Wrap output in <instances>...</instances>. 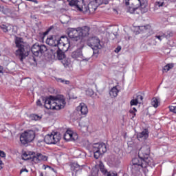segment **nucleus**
<instances>
[{"label":"nucleus","mask_w":176,"mask_h":176,"mask_svg":"<svg viewBox=\"0 0 176 176\" xmlns=\"http://www.w3.org/2000/svg\"><path fill=\"white\" fill-rule=\"evenodd\" d=\"M148 146H143L139 151L138 157L132 160L131 173L133 176H142V171L148 166H155L153 159L149 156Z\"/></svg>","instance_id":"nucleus-1"},{"label":"nucleus","mask_w":176,"mask_h":176,"mask_svg":"<svg viewBox=\"0 0 176 176\" xmlns=\"http://www.w3.org/2000/svg\"><path fill=\"white\" fill-rule=\"evenodd\" d=\"M70 6H75L80 12L83 13H94L97 10V8L100 6L101 2H98L97 0L91 1L87 6L85 4L83 1H75V0H67Z\"/></svg>","instance_id":"nucleus-2"},{"label":"nucleus","mask_w":176,"mask_h":176,"mask_svg":"<svg viewBox=\"0 0 176 176\" xmlns=\"http://www.w3.org/2000/svg\"><path fill=\"white\" fill-rule=\"evenodd\" d=\"M45 108L47 109H63L67 102H65V98L63 95H58L56 96H52L45 98L44 101Z\"/></svg>","instance_id":"nucleus-3"},{"label":"nucleus","mask_w":176,"mask_h":176,"mask_svg":"<svg viewBox=\"0 0 176 176\" xmlns=\"http://www.w3.org/2000/svg\"><path fill=\"white\" fill-rule=\"evenodd\" d=\"M86 148L89 152H93L95 159H99L107 152V144L105 143L91 144L87 142Z\"/></svg>","instance_id":"nucleus-4"},{"label":"nucleus","mask_w":176,"mask_h":176,"mask_svg":"<svg viewBox=\"0 0 176 176\" xmlns=\"http://www.w3.org/2000/svg\"><path fill=\"white\" fill-rule=\"evenodd\" d=\"M15 44L16 47H17L15 52L16 56L19 57L20 61L23 63V60L28 56V52L25 51V43L23 40V38L16 36Z\"/></svg>","instance_id":"nucleus-5"},{"label":"nucleus","mask_w":176,"mask_h":176,"mask_svg":"<svg viewBox=\"0 0 176 176\" xmlns=\"http://www.w3.org/2000/svg\"><path fill=\"white\" fill-rule=\"evenodd\" d=\"M132 4L133 11H131L130 13H133L136 9L141 10L142 13H146L148 12V2L144 1L142 2L141 0H125V4L126 6Z\"/></svg>","instance_id":"nucleus-6"},{"label":"nucleus","mask_w":176,"mask_h":176,"mask_svg":"<svg viewBox=\"0 0 176 176\" xmlns=\"http://www.w3.org/2000/svg\"><path fill=\"white\" fill-rule=\"evenodd\" d=\"M60 140H61V135L58 132H52L46 135L44 138L45 143L48 145H56V144L60 142Z\"/></svg>","instance_id":"nucleus-7"},{"label":"nucleus","mask_w":176,"mask_h":176,"mask_svg":"<svg viewBox=\"0 0 176 176\" xmlns=\"http://www.w3.org/2000/svg\"><path fill=\"white\" fill-rule=\"evenodd\" d=\"M35 138V132L34 131H26L21 135L20 141L21 144L25 145L28 142H32Z\"/></svg>","instance_id":"nucleus-8"},{"label":"nucleus","mask_w":176,"mask_h":176,"mask_svg":"<svg viewBox=\"0 0 176 176\" xmlns=\"http://www.w3.org/2000/svg\"><path fill=\"white\" fill-rule=\"evenodd\" d=\"M71 56L76 61H89L90 60V58H86L83 55V45L72 52Z\"/></svg>","instance_id":"nucleus-9"},{"label":"nucleus","mask_w":176,"mask_h":176,"mask_svg":"<svg viewBox=\"0 0 176 176\" xmlns=\"http://www.w3.org/2000/svg\"><path fill=\"white\" fill-rule=\"evenodd\" d=\"M32 53L36 57L42 56L45 52H47V47L45 45H39L38 43H35L32 46L31 48Z\"/></svg>","instance_id":"nucleus-10"},{"label":"nucleus","mask_w":176,"mask_h":176,"mask_svg":"<svg viewBox=\"0 0 176 176\" xmlns=\"http://www.w3.org/2000/svg\"><path fill=\"white\" fill-rule=\"evenodd\" d=\"M68 49H69V41H68V38L65 36H62L59 41V44L56 47V50L68 52Z\"/></svg>","instance_id":"nucleus-11"},{"label":"nucleus","mask_w":176,"mask_h":176,"mask_svg":"<svg viewBox=\"0 0 176 176\" xmlns=\"http://www.w3.org/2000/svg\"><path fill=\"white\" fill-rule=\"evenodd\" d=\"M60 39L61 37L57 35L49 36L46 39V43L50 46H52V47H54L55 50H56L57 46L60 44Z\"/></svg>","instance_id":"nucleus-12"},{"label":"nucleus","mask_w":176,"mask_h":176,"mask_svg":"<svg viewBox=\"0 0 176 176\" xmlns=\"http://www.w3.org/2000/svg\"><path fill=\"white\" fill-rule=\"evenodd\" d=\"M88 46H90L94 50L97 49H102V45L100 43V39L98 37H91L89 39Z\"/></svg>","instance_id":"nucleus-13"},{"label":"nucleus","mask_w":176,"mask_h":176,"mask_svg":"<svg viewBox=\"0 0 176 176\" xmlns=\"http://www.w3.org/2000/svg\"><path fill=\"white\" fill-rule=\"evenodd\" d=\"M78 137V133L72 131L71 129H67L63 135V138L65 141H76Z\"/></svg>","instance_id":"nucleus-14"},{"label":"nucleus","mask_w":176,"mask_h":176,"mask_svg":"<svg viewBox=\"0 0 176 176\" xmlns=\"http://www.w3.org/2000/svg\"><path fill=\"white\" fill-rule=\"evenodd\" d=\"M77 31L78 32L79 41H82V38H85V36H87V35H89L90 28L87 26L78 28Z\"/></svg>","instance_id":"nucleus-15"},{"label":"nucleus","mask_w":176,"mask_h":176,"mask_svg":"<svg viewBox=\"0 0 176 176\" xmlns=\"http://www.w3.org/2000/svg\"><path fill=\"white\" fill-rule=\"evenodd\" d=\"M68 36L72 41H79V34L78 32V29L70 28L68 30Z\"/></svg>","instance_id":"nucleus-16"},{"label":"nucleus","mask_w":176,"mask_h":176,"mask_svg":"<svg viewBox=\"0 0 176 176\" xmlns=\"http://www.w3.org/2000/svg\"><path fill=\"white\" fill-rule=\"evenodd\" d=\"M149 137V131L148 129H144L142 132H140L137 135L138 141H145Z\"/></svg>","instance_id":"nucleus-17"},{"label":"nucleus","mask_w":176,"mask_h":176,"mask_svg":"<svg viewBox=\"0 0 176 176\" xmlns=\"http://www.w3.org/2000/svg\"><path fill=\"white\" fill-rule=\"evenodd\" d=\"M46 160H47V157L41 153H37L36 155L33 156V162H34V163H39V162L43 161L46 162Z\"/></svg>","instance_id":"nucleus-18"},{"label":"nucleus","mask_w":176,"mask_h":176,"mask_svg":"<svg viewBox=\"0 0 176 176\" xmlns=\"http://www.w3.org/2000/svg\"><path fill=\"white\" fill-rule=\"evenodd\" d=\"M78 112H80L81 115H87L89 112V109L85 103H80L79 106L77 107Z\"/></svg>","instance_id":"nucleus-19"},{"label":"nucleus","mask_w":176,"mask_h":176,"mask_svg":"<svg viewBox=\"0 0 176 176\" xmlns=\"http://www.w3.org/2000/svg\"><path fill=\"white\" fill-rule=\"evenodd\" d=\"M142 100H144V98L141 95H138L136 98V99H133L131 100V106L133 107L134 105H138V104H141L142 102Z\"/></svg>","instance_id":"nucleus-20"},{"label":"nucleus","mask_w":176,"mask_h":176,"mask_svg":"<svg viewBox=\"0 0 176 176\" xmlns=\"http://www.w3.org/2000/svg\"><path fill=\"white\" fill-rule=\"evenodd\" d=\"M119 94V86H115L112 87L109 91V95L112 98L115 97H118V94Z\"/></svg>","instance_id":"nucleus-21"},{"label":"nucleus","mask_w":176,"mask_h":176,"mask_svg":"<svg viewBox=\"0 0 176 176\" xmlns=\"http://www.w3.org/2000/svg\"><path fill=\"white\" fill-rule=\"evenodd\" d=\"M82 168H83V165H79L76 162L72 163L71 165V170L72 171H74V173H78V171H80Z\"/></svg>","instance_id":"nucleus-22"},{"label":"nucleus","mask_w":176,"mask_h":176,"mask_svg":"<svg viewBox=\"0 0 176 176\" xmlns=\"http://www.w3.org/2000/svg\"><path fill=\"white\" fill-rule=\"evenodd\" d=\"M0 12L6 16L12 14V10L3 6H0Z\"/></svg>","instance_id":"nucleus-23"},{"label":"nucleus","mask_w":176,"mask_h":176,"mask_svg":"<svg viewBox=\"0 0 176 176\" xmlns=\"http://www.w3.org/2000/svg\"><path fill=\"white\" fill-rule=\"evenodd\" d=\"M100 171L105 175V176H118V175L110 173L107 170V169L104 168V166L102 165H100Z\"/></svg>","instance_id":"nucleus-24"},{"label":"nucleus","mask_w":176,"mask_h":176,"mask_svg":"<svg viewBox=\"0 0 176 176\" xmlns=\"http://www.w3.org/2000/svg\"><path fill=\"white\" fill-rule=\"evenodd\" d=\"M151 104L154 108H157V107H159L160 104V100L157 98H153L151 99Z\"/></svg>","instance_id":"nucleus-25"},{"label":"nucleus","mask_w":176,"mask_h":176,"mask_svg":"<svg viewBox=\"0 0 176 176\" xmlns=\"http://www.w3.org/2000/svg\"><path fill=\"white\" fill-rule=\"evenodd\" d=\"M165 37H166V33H164L163 32H160L157 33L156 35L155 36V38L156 39H158L160 42H162V41H163V39H164Z\"/></svg>","instance_id":"nucleus-26"},{"label":"nucleus","mask_w":176,"mask_h":176,"mask_svg":"<svg viewBox=\"0 0 176 176\" xmlns=\"http://www.w3.org/2000/svg\"><path fill=\"white\" fill-rule=\"evenodd\" d=\"M56 50L58 60H63L64 58H65V54H64V52L60 50Z\"/></svg>","instance_id":"nucleus-27"},{"label":"nucleus","mask_w":176,"mask_h":176,"mask_svg":"<svg viewBox=\"0 0 176 176\" xmlns=\"http://www.w3.org/2000/svg\"><path fill=\"white\" fill-rule=\"evenodd\" d=\"M70 20H71V18L67 15H63L60 17V21L62 24H68Z\"/></svg>","instance_id":"nucleus-28"},{"label":"nucleus","mask_w":176,"mask_h":176,"mask_svg":"<svg viewBox=\"0 0 176 176\" xmlns=\"http://www.w3.org/2000/svg\"><path fill=\"white\" fill-rule=\"evenodd\" d=\"M62 64L64 65L65 68H68V67H69V65H71V60L68 58H64L62 60Z\"/></svg>","instance_id":"nucleus-29"},{"label":"nucleus","mask_w":176,"mask_h":176,"mask_svg":"<svg viewBox=\"0 0 176 176\" xmlns=\"http://www.w3.org/2000/svg\"><path fill=\"white\" fill-rule=\"evenodd\" d=\"M149 28H151V26L149 25L139 27V30L142 32H146V31H148Z\"/></svg>","instance_id":"nucleus-30"},{"label":"nucleus","mask_w":176,"mask_h":176,"mask_svg":"<svg viewBox=\"0 0 176 176\" xmlns=\"http://www.w3.org/2000/svg\"><path fill=\"white\" fill-rule=\"evenodd\" d=\"M174 65L173 64H167L166 66L164 67L163 71L165 72H168V71H170L171 68H173Z\"/></svg>","instance_id":"nucleus-31"},{"label":"nucleus","mask_w":176,"mask_h":176,"mask_svg":"<svg viewBox=\"0 0 176 176\" xmlns=\"http://www.w3.org/2000/svg\"><path fill=\"white\" fill-rule=\"evenodd\" d=\"M164 5V0H157L155 3V6H158L159 8L163 6Z\"/></svg>","instance_id":"nucleus-32"},{"label":"nucleus","mask_w":176,"mask_h":176,"mask_svg":"<svg viewBox=\"0 0 176 176\" xmlns=\"http://www.w3.org/2000/svg\"><path fill=\"white\" fill-rule=\"evenodd\" d=\"M86 95L89 96L91 97L94 94V91H93L91 89L89 88L85 91Z\"/></svg>","instance_id":"nucleus-33"},{"label":"nucleus","mask_w":176,"mask_h":176,"mask_svg":"<svg viewBox=\"0 0 176 176\" xmlns=\"http://www.w3.org/2000/svg\"><path fill=\"white\" fill-rule=\"evenodd\" d=\"M41 118H42V117H41L36 114H32L31 116L32 120H41Z\"/></svg>","instance_id":"nucleus-34"},{"label":"nucleus","mask_w":176,"mask_h":176,"mask_svg":"<svg viewBox=\"0 0 176 176\" xmlns=\"http://www.w3.org/2000/svg\"><path fill=\"white\" fill-rule=\"evenodd\" d=\"M57 81L64 85H69V80H63V78H58Z\"/></svg>","instance_id":"nucleus-35"},{"label":"nucleus","mask_w":176,"mask_h":176,"mask_svg":"<svg viewBox=\"0 0 176 176\" xmlns=\"http://www.w3.org/2000/svg\"><path fill=\"white\" fill-rule=\"evenodd\" d=\"M129 112L132 114V118H133L135 116V112H137V109H135V107H133L130 109Z\"/></svg>","instance_id":"nucleus-36"},{"label":"nucleus","mask_w":176,"mask_h":176,"mask_svg":"<svg viewBox=\"0 0 176 176\" xmlns=\"http://www.w3.org/2000/svg\"><path fill=\"white\" fill-rule=\"evenodd\" d=\"M113 165L116 167H118L120 164V160H119L118 158L114 160V162H113Z\"/></svg>","instance_id":"nucleus-37"},{"label":"nucleus","mask_w":176,"mask_h":176,"mask_svg":"<svg viewBox=\"0 0 176 176\" xmlns=\"http://www.w3.org/2000/svg\"><path fill=\"white\" fill-rule=\"evenodd\" d=\"M0 28L2 30V31H3V32H8V26H6V25H1Z\"/></svg>","instance_id":"nucleus-38"},{"label":"nucleus","mask_w":176,"mask_h":176,"mask_svg":"<svg viewBox=\"0 0 176 176\" xmlns=\"http://www.w3.org/2000/svg\"><path fill=\"white\" fill-rule=\"evenodd\" d=\"M98 2H100V5H102V3H104V5H108L109 3V0H97Z\"/></svg>","instance_id":"nucleus-39"},{"label":"nucleus","mask_w":176,"mask_h":176,"mask_svg":"<svg viewBox=\"0 0 176 176\" xmlns=\"http://www.w3.org/2000/svg\"><path fill=\"white\" fill-rule=\"evenodd\" d=\"M165 38L166 39H170V38H171V31H168L165 33Z\"/></svg>","instance_id":"nucleus-40"},{"label":"nucleus","mask_w":176,"mask_h":176,"mask_svg":"<svg viewBox=\"0 0 176 176\" xmlns=\"http://www.w3.org/2000/svg\"><path fill=\"white\" fill-rule=\"evenodd\" d=\"M170 112H173V113H176V107L169 106Z\"/></svg>","instance_id":"nucleus-41"},{"label":"nucleus","mask_w":176,"mask_h":176,"mask_svg":"<svg viewBox=\"0 0 176 176\" xmlns=\"http://www.w3.org/2000/svg\"><path fill=\"white\" fill-rule=\"evenodd\" d=\"M120 50H122V47L118 46L115 49L114 52H115V53H119V52H120Z\"/></svg>","instance_id":"nucleus-42"},{"label":"nucleus","mask_w":176,"mask_h":176,"mask_svg":"<svg viewBox=\"0 0 176 176\" xmlns=\"http://www.w3.org/2000/svg\"><path fill=\"white\" fill-rule=\"evenodd\" d=\"M6 157V154L5 153V152L0 150V157Z\"/></svg>","instance_id":"nucleus-43"},{"label":"nucleus","mask_w":176,"mask_h":176,"mask_svg":"<svg viewBox=\"0 0 176 176\" xmlns=\"http://www.w3.org/2000/svg\"><path fill=\"white\" fill-rule=\"evenodd\" d=\"M85 123V124H82V126H84V127H87V126H89V120L86 119Z\"/></svg>","instance_id":"nucleus-44"},{"label":"nucleus","mask_w":176,"mask_h":176,"mask_svg":"<svg viewBox=\"0 0 176 176\" xmlns=\"http://www.w3.org/2000/svg\"><path fill=\"white\" fill-rule=\"evenodd\" d=\"M23 173H28V170L27 168H23L20 171V174H23Z\"/></svg>","instance_id":"nucleus-45"},{"label":"nucleus","mask_w":176,"mask_h":176,"mask_svg":"<svg viewBox=\"0 0 176 176\" xmlns=\"http://www.w3.org/2000/svg\"><path fill=\"white\" fill-rule=\"evenodd\" d=\"M46 168H50V170L54 171V168L50 167V166H45L44 170H46Z\"/></svg>","instance_id":"nucleus-46"},{"label":"nucleus","mask_w":176,"mask_h":176,"mask_svg":"<svg viewBox=\"0 0 176 176\" xmlns=\"http://www.w3.org/2000/svg\"><path fill=\"white\" fill-rule=\"evenodd\" d=\"M36 105H38V107H41L42 105V103L41 102V100H38L36 101Z\"/></svg>","instance_id":"nucleus-47"},{"label":"nucleus","mask_w":176,"mask_h":176,"mask_svg":"<svg viewBox=\"0 0 176 176\" xmlns=\"http://www.w3.org/2000/svg\"><path fill=\"white\" fill-rule=\"evenodd\" d=\"M0 74H3V67L0 66Z\"/></svg>","instance_id":"nucleus-48"},{"label":"nucleus","mask_w":176,"mask_h":176,"mask_svg":"<svg viewBox=\"0 0 176 176\" xmlns=\"http://www.w3.org/2000/svg\"><path fill=\"white\" fill-rule=\"evenodd\" d=\"M23 157H27L26 160L30 159V157H28V155L27 154H23Z\"/></svg>","instance_id":"nucleus-49"},{"label":"nucleus","mask_w":176,"mask_h":176,"mask_svg":"<svg viewBox=\"0 0 176 176\" xmlns=\"http://www.w3.org/2000/svg\"><path fill=\"white\" fill-rule=\"evenodd\" d=\"M32 2H34V3H38V0H32Z\"/></svg>","instance_id":"nucleus-50"},{"label":"nucleus","mask_w":176,"mask_h":176,"mask_svg":"<svg viewBox=\"0 0 176 176\" xmlns=\"http://www.w3.org/2000/svg\"><path fill=\"white\" fill-rule=\"evenodd\" d=\"M33 60V61H34V63H35V61H36V60L35 59V57H32V58H30V60Z\"/></svg>","instance_id":"nucleus-51"},{"label":"nucleus","mask_w":176,"mask_h":176,"mask_svg":"<svg viewBox=\"0 0 176 176\" xmlns=\"http://www.w3.org/2000/svg\"><path fill=\"white\" fill-rule=\"evenodd\" d=\"M2 164V160H0V170L2 169V166H1Z\"/></svg>","instance_id":"nucleus-52"},{"label":"nucleus","mask_w":176,"mask_h":176,"mask_svg":"<svg viewBox=\"0 0 176 176\" xmlns=\"http://www.w3.org/2000/svg\"><path fill=\"white\" fill-rule=\"evenodd\" d=\"M47 34H49V30L44 33V34H45V35H47Z\"/></svg>","instance_id":"nucleus-53"},{"label":"nucleus","mask_w":176,"mask_h":176,"mask_svg":"<svg viewBox=\"0 0 176 176\" xmlns=\"http://www.w3.org/2000/svg\"><path fill=\"white\" fill-rule=\"evenodd\" d=\"M113 11L118 14V10H116V9H113Z\"/></svg>","instance_id":"nucleus-54"},{"label":"nucleus","mask_w":176,"mask_h":176,"mask_svg":"<svg viewBox=\"0 0 176 176\" xmlns=\"http://www.w3.org/2000/svg\"><path fill=\"white\" fill-rule=\"evenodd\" d=\"M51 51H52V52H54V48L52 47V48L51 49Z\"/></svg>","instance_id":"nucleus-55"},{"label":"nucleus","mask_w":176,"mask_h":176,"mask_svg":"<svg viewBox=\"0 0 176 176\" xmlns=\"http://www.w3.org/2000/svg\"><path fill=\"white\" fill-rule=\"evenodd\" d=\"M173 176H174V173L173 174Z\"/></svg>","instance_id":"nucleus-56"}]
</instances>
